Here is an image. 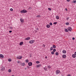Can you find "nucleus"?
<instances>
[{
	"label": "nucleus",
	"instance_id": "obj_1",
	"mask_svg": "<svg viewBox=\"0 0 76 76\" xmlns=\"http://www.w3.org/2000/svg\"><path fill=\"white\" fill-rule=\"evenodd\" d=\"M21 13H27V11L25 10H23L21 11Z\"/></svg>",
	"mask_w": 76,
	"mask_h": 76
},
{
	"label": "nucleus",
	"instance_id": "obj_2",
	"mask_svg": "<svg viewBox=\"0 0 76 76\" xmlns=\"http://www.w3.org/2000/svg\"><path fill=\"white\" fill-rule=\"evenodd\" d=\"M29 42L30 44H33L35 42V40H32L29 41Z\"/></svg>",
	"mask_w": 76,
	"mask_h": 76
},
{
	"label": "nucleus",
	"instance_id": "obj_3",
	"mask_svg": "<svg viewBox=\"0 0 76 76\" xmlns=\"http://www.w3.org/2000/svg\"><path fill=\"white\" fill-rule=\"evenodd\" d=\"M60 73V71L59 70H57L56 71V75H58L59 73Z\"/></svg>",
	"mask_w": 76,
	"mask_h": 76
},
{
	"label": "nucleus",
	"instance_id": "obj_4",
	"mask_svg": "<svg viewBox=\"0 0 76 76\" xmlns=\"http://www.w3.org/2000/svg\"><path fill=\"white\" fill-rule=\"evenodd\" d=\"M0 58H4V56L3 54H0Z\"/></svg>",
	"mask_w": 76,
	"mask_h": 76
},
{
	"label": "nucleus",
	"instance_id": "obj_5",
	"mask_svg": "<svg viewBox=\"0 0 76 76\" xmlns=\"http://www.w3.org/2000/svg\"><path fill=\"white\" fill-rule=\"evenodd\" d=\"M5 69V68L4 67V66H2L1 67V70L3 71L4 70V69Z\"/></svg>",
	"mask_w": 76,
	"mask_h": 76
},
{
	"label": "nucleus",
	"instance_id": "obj_6",
	"mask_svg": "<svg viewBox=\"0 0 76 76\" xmlns=\"http://www.w3.org/2000/svg\"><path fill=\"white\" fill-rule=\"evenodd\" d=\"M22 58V56H19L17 57V59H21Z\"/></svg>",
	"mask_w": 76,
	"mask_h": 76
},
{
	"label": "nucleus",
	"instance_id": "obj_7",
	"mask_svg": "<svg viewBox=\"0 0 76 76\" xmlns=\"http://www.w3.org/2000/svg\"><path fill=\"white\" fill-rule=\"evenodd\" d=\"M20 64H21V66H25V63H20Z\"/></svg>",
	"mask_w": 76,
	"mask_h": 76
},
{
	"label": "nucleus",
	"instance_id": "obj_8",
	"mask_svg": "<svg viewBox=\"0 0 76 76\" xmlns=\"http://www.w3.org/2000/svg\"><path fill=\"white\" fill-rule=\"evenodd\" d=\"M41 64H38L36 66L37 67V68L40 67H41Z\"/></svg>",
	"mask_w": 76,
	"mask_h": 76
},
{
	"label": "nucleus",
	"instance_id": "obj_9",
	"mask_svg": "<svg viewBox=\"0 0 76 76\" xmlns=\"http://www.w3.org/2000/svg\"><path fill=\"white\" fill-rule=\"evenodd\" d=\"M30 37H28L26 38L25 39V40H29V39H30Z\"/></svg>",
	"mask_w": 76,
	"mask_h": 76
},
{
	"label": "nucleus",
	"instance_id": "obj_10",
	"mask_svg": "<svg viewBox=\"0 0 76 76\" xmlns=\"http://www.w3.org/2000/svg\"><path fill=\"white\" fill-rule=\"evenodd\" d=\"M62 57L64 58H66V55H63L62 56Z\"/></svg>",
	"mask_w": 76,
	"mask_h": 76
},
{
	"label": "nucleus",
	"instance_id": "obj_11",
	"mask_svg": "<svg viewBox=\"0 0 76 76\" xmlns=\"http://www.w3.org/2000/svg\"><path fill=\"white\" fill-rule=\"evenodd\" d=\"M23 44V42H20L19 44L20 45H22Z\"/></svg>",
	"mask_w": 76,
	"mask_h": 76
},
{
	"label": "nucleus",
	"instance_id": "obj_12",
	"mask_svg": "<svg viewBox=\"0 0 76 76\" xmlns=\"http://www.w3.org/2000/svg\"><path fill=\"white\" fill-rule=\"evenodd\" d=\"M28 64L29 66H31V65H32V63L31 62H30L28 63Z\"/></svg>",
	"mask_w": 76,
	"mask_h": 76
},
{
	"label": "nucleus",
	"instance_id": "obj_13",
	"mask_svg": "<svg viewBox=\"0 0 76 76\" xmlns=\"http://www.w3.org/2000/svg\"><path fill=\"white\" fill-rule=\"evenodd\" d=\"M68 29L69 31H72V28L70 27H69L68 28Z\"/></svg>",
	"mask_w": 76,
	"mask_h": 76
},
{
	"label": "nucleus",
	"instance_id": "obj_14",
	"mask_svg": "<svg viewBox=\"0 0 76 76\" xmlns=\"http://www.w3.org/2000/svg\"><path fill=\"white\" fill-rule=\"evenodd\" d=\"M62 52L64 54H66V51L64 50L62 51Z\"/></svg>",
	"mask_w": 76,
	"mask_h": 76
},
{
	"label": "nucleus",
	"instance_id": "obj_15",
	"mask_svg": "<svg viewBox=\"0 0 76 76\" xmlns=\"http://www.w3.org/2000/svg\"><path fill=\"white\" fill-rule=\"evenodd\" d=\"M46 27L48 28H49L50 27V26L48 24L47 25Z\"/></svg>",
	"mask_w": 76,
	"mask_h": 76
},
{
	"label": "nucleus",
	"instance_id": "obj_16",
	"mask_svg": "<svg viewBox=\"0 0 76 76\" xmlns=\"http://www.w3.org/2000/svg\"><path fill=\"white\" fill-rule=\"evenodd\" d=\"M72 56L73 58H76V55H75V54H73Z\"/></svg>",
	"mask_w": 76,
	"mask_h": 76
},
{
	"label": "nucleus",
	"instance_id": "obj_17",
	"mask_svg": "<svg viewBox=\"0 0 76 76\" xmlns=\"http://www.w3.org/2000/svg\"><path fill=\"white\" fill-rule=\"evenodd\" d=\"M20 21L21 22H23V21L24 20H23V19H22V18H21L20 19Z\"/></svg>",
	"mask_w": 76,
	"mask_h": 76
},
{
	"label": "nucleus",
	"instance_id": "obj_18",
	"mask_svg": "<svg viewBox=\"0 0 76 76\" xmlns=\"http://www.w3.org/2000/svg\"><path fill=\"white\" fill-rule=\"evenodd\" d=\"M56 19H59V16L58 15L56 16Z\"/></svg>",
	"mask_w": 76,
	"mask_h": 76
},
{
	"label": "nucleus",
	"instance_id": "obj_19",
	"mask_svg": "<svg viewBox=\"0 0 76 76\" xmlns=\"http://www.w3.org/2000/svg\"><path fill=\"white\" fill-rule=\"evenodd\" d=\"M53 48H56V45H53Z\"/></svg>",
	"mask_w": 76,
	"mask_h": 76
},
{
	"label": "nucleus",
	"instance_id": "obj_20",
	"mask_svg": "<svg viewBox=\"0 0 76 76\" xmlns=\"http://www.w3.org/2000/svg\"><path fill=\"white\" fill-rule=\"evenodd\" d=\"M8 72H9V73H11V72H12V70L10 69H9Z\"/></svg>",
	"mask_w": 76,
	"mask_h": 76
},
{
	"label": "nucleus",
	"instance_id": "obj_21",
	"mask_svg": "<svg viewBox=\"0 0 76 76\" xmlns=\"http://www.w3.org/2000/svg\"><path fill=\"white\" fill-rule=\"evenodd\" d=\"M65 32H68V30H67V28H65Z\"/></svg>",
	"mask_w": 76,
	"mask_h": 76
},
{
	"label": "nucleus",
	"instance_id": "obj_22",
	"mask_svg": "<svg viewBox=\"0 0 76 76\" xmlns=\"http://www.w3.org/2000/svg\"><path fill=\"white\" fill-rule=\"evenodd\" d=\"M55 54L56 56H58V53L56 52V53Z\"/></svg>",
	"mask_w": 76,
	"mask_h": 76
},
{
	"label": "nucleus",
	"instance_id": "obj_23",
	"mask_svg": "<svg viewBox=\"0 0 76 76\" xmlns=\"http://www.w3.org/2000/svg\"><path fill=\"white\" fill-rule=\"evenodd\" d=\"M26 63H28L29 62V60H28L27 59L26 60Z\"/></svg>",
	"mask_w": 76,
	"mask_h": 76
},
{
	"label": "nucleus",
	"instance_id": "obj_24",
	"mask_svg": "<svg viewBox=\"0 0 76 76\" xmlns=\"http://www.w3.org/2000/svg\"><path fill=\"white\" fill-rule=\"evenodd\" d=\"M8 61H9V62H10V61H12V59L10 58H9L8 59Z\"/></svg>",
	"mask_w": 76,
	"mask_h": 76
},
{
	"label": "nucleus",
	"instance_id": "obj_25",
	"mask_svg": "<svg viewBox=\"0 0 76 76\" xmlns=\"http://www.w3.org/2000/svg\"><path fill=\"white\" fill-rule=\"evenodd\" d=\"M44 70H45V71H47V69L45 68H44Z\"/></svg>",
	"mask_w": 76,
	"mask_h": 76
},
{
	"label": "nucleus",
	"instance_id": "obj_26",
	"mask_svg": "<svg viewBox=\"0 0 76 76\" xmlns=\"http://www.w3.org/2000/svg\"><path fill=\"white\" fill-rule=\"evenodd\" d=\"M48 69H50L51 68V66H50V65H49L48 66Z\"/></svg>",
	"mask_w": 76,
	"mask_h": 76
},
{
	"label": "nucleus",
	"instance_id": "obj_27",
	"mask_svg": "<svg viewBox=\"0 0 76 76\" xmlns=\"http://www.w3.org/2000/svg\"><path fill=\"white\" fill-rule=\"evenodd\" d=\"M51 54H54V52H53V51L51 52Z\"/></svg>",
	"mask_w": 76,
	"mask_h": 76
},
{
	"label": "nucleus",
	"instance_id": "obj_28",
	"mask_svg": "<svg viewBox=\"0 0 76 76\" xmlns=\"http://www.w3.org/2000/svg\"><path fill=\"white\" fill-rule=\"evenodd\" d=\"M36 63H37V64H39V61H37L36 62Z\"/></svg>",
	"mask_w": 76,
	"mask_h": 76
},
{
	"label": "nucleus",
	"instance_id": "obj_29",
	"mask_svg": "<svg viewBox=\"0 0 76 76\" xmlns=\"http://www.w3.org/2000/svg\"><path fill=\"white\" fill-rule=\"evenodd\" d=\"M57 22H55L53 23V24L54 25H56V24H57Z\"/></svg>",
	"mask_w": 76,
	"mask_h": 76
},
{
	"label": "nucleus",
	"instance_id": "obj_30",
	"mask_svg": "<svg viewBox=\"0 0 76 76\" xmlns=\"http://www.w3.org/2000/svg\"><path fill=\"white\" fill-rule=\"evenodd\" d=\"M53 50V47H51L50 48V50Z\"/></svg>",
	"mask_w": 76,
	"mask_h": 76
},
{
	"label": "nucleus",
	"instance_id": "obj_31",
	"mask_svg": "<svg viewBox=\"0 0 76 76\" xmlns=\"http://www.w3.org/2000/svg\"><path fill=\"white\" fill-rule=\"evenodd\" d=\"M56 51V50L55 49H53V52H55Z\"/></svg>",
	"mask_w": 76,
	"mask_h": 76
},
{
	"label": "nucleus",
	"instance_id": "obj_32",
	"mask_svg": "<svg viewBox=\"0 0 76 76\" xmlns=\"http://www.w3.org/2000/svg\"><path fill=\"white\" fill-rule=\"evenodd\" d=\"M66 25H69V23H66Z\"/></svg>",
	"mask_w": 76,
	"mask_h": 76
},
{
	"label": "nucleus",
	"instance_id": "obj_33",
	"mask_svg": "<svg viewBox=\"0 0 76 76\" xmlns=\"http://www.w3.org/2000/svg\"><path fill=\"white\" fill-rule=\"evenodd\" d=\"M73 3H76V0L73 1Z\"/></svg>",
	"mask_w": 76,
	"mask_h": 76
},
{
	"label": "nucleus",
	"instance_id": "obj_34",
	"mask_svg": "<svg viewBox=\"0 0 76 76\" xmlns=\"http://www.w3.org/2000/svg\"><path fill=\"white\" fill-rule=\"evenodd\" d=\"M10 11H13V9L12 8H11L10 9Z\"/></svg>",
	"mask_w": 76,
	"mask_h": 76
},
{
	"label": "nucleus",
	"instance_id": "obj_35",
	"mask_svg": "<svg viewBox=\"0 0 76 76\" xmlns=\"http://www.w3.org/2000/svg\"><path fill=\"white\" fill-rule=\"evenodd\" d=\"M69 17H67L66 19L67 20H69Z\"/></svg>",
	"mask_w": 76,
	"mask_h": 76
},
{
	"label": "nucleus",
	"instance_id": "obj_36",
	"mask_svg": "<svg viewBox=\"0 0 76 76\" xmlns=\"http://www.w3.org/2000/svg\"><path fill=\"white\" fill-rule=\"evenodd\" d=\"M50 25H51V26L52 25L53 23H50Z\"/></svg>",
	"mask_w": 76,
	"mask_h": 76
},
{
	"label": "nucleus",
	"instance_id": "obj_37",
	"mask_svg": "<svg viewBox=\"0 0 76 76\" xmlns=\"http://www.w3.org/2000/svg\"><path fill=\"white\" fill-rule=\"evenodd\" d=\"M48 10H49L50 11H51V9L50 8H48Z\"/></svg>",
	"mask_w": 76,
	"mask_h": 76
},
{
	"label": "nucleus",
	"instance_id": "obj_38",
	"mask_svg": "<svg viewBox=\"0 0 76 76\" xmlns=\"http://www.w3.org/2000/svg\"><path fill=\"white\" fill-rule=\"evenodd\" d=\"M37 18H39V17H40V16L39 15H38L37 16Z\"/></svg>",
	"mask_w": 76,
	"mask_h": 76
},
{
	"label": "nucleus",
	"instance_id": "obj_39",
	"mask_svg": "<svg viewBox=\"0 0 76 76\" xmlns=\"http://www.w3.org/2000/svg\"><path fill=\"white\" fill-rule=\"evenodd\" d=\"M17 63H18L19 64V63H20V61H17Z\"/></svg>",
	"mask_w": 76,
	"mask_h": 76
},
{
	"label": "nucleus",
	"instance_id": "obj_40",
	"mask_svg": "<svg viewBox=\"0 0 76 76\" xmlns=\"http://www.w3.org/2000/svg\"><path fill=\"white\" fill-rule=\"evenodd\" d=\"M43 47H45V45L44 44L43 45Z\"/></svg>",
	"mask_w": 76,
	"mask_h": 76
},
{
	"label": "nucleus",
	"instance_id": "obj_41",
	"mask_svg": "<svg viewBox=\"0 0 76 76\" xmlns=\"http://www.w3.org/2000/svg\"><path fill=\"white\" fill-rule=\"evenodd\" d=\"M12 32V31H9V32H10V33H11V32Z\"/></svg>",
	"mask_w": 76,
	"mask_h": 76
},
{
	"label": "nucleus",
	"instance_id": "obj_42",
	"mask_svg": "<svg viewBox=\"0 0 76 76\" xmlns=\"http://www.w3.org/2000/svg\"><path fill=\"white\" fill-rule=\"evenodd\" d=\"M67 76H71V75L70 74H68Z\"/></svg>",
	"mask_w": 76,
	"mask_h": 76
},
{
	"label": "nucleus",
	"instance_id": "obj_43",
	"mask_svg": "<svg viewBox=\"0 0 76 76\" xmlns=\"http://www.w3.org/2000/svg\"><path fill=\"white\" fill-rule=\"evenodd\" d=\"M75 39V37L72 38V39L73 40H74Z\"/></svg>",
	"mask_w": 76,
	"mask_h": 76
},
{
	"label": "nucleus",
	"instance_id": "obj_44",
	"mask_svg": "<svg viewBox=\"0 0 76 76\" xmlns=\"http://www.w3.org/2000/svg\"><path fill=\"white\" fill-rule=\"evenodd\" d=\"M66 1H70V0H66Z\"/></svg>",
	"mask_w": 76,
	"mask_h": 76
},
{
	"label": "nucleus",
	"instance_id": "obj_45",
	"mask_svg": "<svg viewBox=\"0 0 76 76\" xmlns=\"http://www.w3.org/2000/svg\"><path fill=\"white\" fill-rule=\"evenodd\" d=\"M75 54L76 55V52L75 53Z\"/></svg>",
	"mask_w": 76,
	"mask_h": 76
},
{
	"label": "nucleus",
	"instance_id": "obj_46",
	"mask_svg": "<svg viewBox=\"0 0 76 76\" xmlns=\"http://www.w3.org/2000/svg\"><path fill=\"white\" fill-rule=\"evenodd\" d=\"M45 58H47V56H45Z\"/></svg>",
	"mask_w": 76,
	"mask_h": 76
},
{
	"label": "nucleus",
	"instance_id": "obj_47",
	"mask_svg": "<svg viewBox=\"0 0 76 76\" xmlns=\"http://www.w3.org/2000/svg\"><path fill=\"white\" fill-rule=\"evenodd\" d=\"M35 32H37V31L36 30H35Z\"/></svg>",
	"mask_w": 76,
	"mask_h": 76
},
{
	"label": "nucleus",
	"instance_id": "obj_48",
	"mask_svg": "<svg viewBox=\"0 0 76 76\" xmlns=\"http://www.w3.org/2000/svg\"><path fill=\"white\" fill-rule=\"evenodd\" d=\"M66 11H67V9H66Z\"/></svg>",
	"mask_w": 76,
	"mask_h": 76
}]
</instances>
